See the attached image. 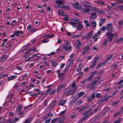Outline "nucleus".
<instances>
[{
	"label": "nucleus",
	"instance_id": "44",
	"mask_svg": "<svg viewBox=\"0 0 123 123\" xmlns=\"http://www.w3.org/2000/svg\"><path fill=\"white\" fill-rule=\"evenodd\" d=\"M15 122L13 119H11L7 121L6 123H14Z\"/></svg>",
	"mask_w": 123,
	"mask_h": 123
},
{
	"label": "nucleus",
	"instance_id": "64",
	"mask_svg": "<svg viewBox=\"0 0 123 123\" xmlns=\"http://www.w3.org/2000/svg\"><path fill=\"white\" fill-rule=\"evenodd\" d=\"M56 91V90L55 89L53 90V91L49 94V95H53L55 92Z\"/></svg>",
	"mask_w": 123,
	"mask_h": 123
},
{
	"label": "nucleus",
	"instance_id": "41",
	"mask_svg": "<svg viewBox=\"0 0 123 123\" xmlns=\"http://www.w3.org/2000/svg\"><path fill=\"white\" fill-rule=\"evenodd\" d=\"M107 40L106 39L103 42V47H105L107 44Z\"/></svg>",
	"mask_w": 123,
	"mask_h": 123
},
{
	"label": "nucleus",
	"instance_id": "16",
	"mask_svg": "<svg viewBox=\"0 0 123 123\" xmlns=\"http://www.w3.org/2000/svg\"><path fill=\"white\" fill-rule=\"evenodd\" d=\"M56 73L58 74L57 77L59 78H62L64 75V74L63 73H60V71L57 70L56 71Z\"/></svg>",
	"mask_w": 123,
	"mask_h": 123
},
{
	"label": "nucleus",
	"instance_id": "33",
	"mask_svg": "<svg viewBox=\"0 0 123 123\" xmlns=\"http://www.w3.org/2000/svg\"><path fill=\"white\" fill-rule=\"evenodd\" d=\"M55 36L54 34H52L51 35H50L49 34H45L43 36L45 37H48V38H50L52 37H53Z\"/></svg>",
	"mask_w": 123,
	"mask_h": 123
},
{
	"label": "nucleus",
	"instance_id": "19",
	"mask_svg": "<svg viewBox=\"0 0 123 123\" xmlns=\"http://www.w3.org/2000/svg\"><path fill=\"white\" fill-rule=\"evenodd\" d=\"M8 57V55H4L0 58V60L4 62L6 61Z\"/></svg>",
	"mask_w": 123,
	"mask_h": 123
},
{
	"label": "nucleus",
	"instance_id": "47",
	"mask_svg": "<svg viewBox=\"0 0 123 123\" xmlns=\"http://www.w3.org/2000/svg\"><path fill=\"white\" fill-rule=\"evenodd\" d=\"M121 121V119L120 118H118L117 120L114 121V123H119Z\"/></svg>",
	"mask_w": 123,
	"mask_h": 123
},
{
	"label": "nucleus",
	"instance_id": "9",
	"mask_svg": "<svg viewBox=\"0 0 123 123\" xmlns=\"http://www.w3.org/2000/svg\"><path fill=\"white\" fill-rule=\"evenodd\" d=\"M85 8L83 9V12L85 13H88L90 11L91 6H84Z\"/></svg>",
	"mask_w": 123,
	"mask_h": 123
},
{
	"label": "nucleus",
	"instance_id": "46",
	"mask_svg": "<svg viewBox=\"0 0 123 123\" xmlns=\"http://www.w3.org/2000/svg\"><path fill=\"white\" fill-rule=\"evenodd\" d=\"M58 13L62 16H63L64 15V14L63 13V11L62 10H59L58 11Z\"/></svg>",
	"mask_w": 123,
	"mask_h": 123
},
{
	"label": "nucleus",
	"instance_id": "26",
	"mask_svg": "<svg viewBox=\"0 0 123 123\" xmlns=\"http://www.w3.org/2000/svg\"><path fill=\"white\" fill-rule=\"evenodd\" d=\"M83 65L82 64H80L78 66L77 69L76 71L77 72H79L80 71L83 67Z\"/></svg>",
	"mask_w": 123,
	"mask_h": 123
},
{
	"label": "nucleus",
	"instance_id": "4",
	"mask_svg": "<svg viewBox=\"0 0 123 123\" xmlns=\"http://www.w3.org/2000/svg\"><path fill=\"white\" fill-rule=\"evenodd\" d=\"M36 47H34L33 49L32 48L29 49L26 52V54L24 55L23 57L24 58H26L27 57H28L30 56V54L29 52L31 51L32 50L33 52H34L36 51Z\"/></svg>",
	"mask_w": 123,
	"mask_h": 123
},
{
	"label": "nucleus",
	"instance_id": "21",
	"mask_svg": "<svg viewBox=\"0 0 123 123\" xmlns=\"http://www.w3.org/2000/svg\"><path fill=\"white\" fill-rule=\"evenodd\" d=\"M95 97V93H94L89 97L87 100L88 102H91L93 100V98Z\"/></svg>",
	"mask_w": 123,
	"mask_h": 123
},
{
	"label": "nucleus",
	"instance_id": "39",
	"mask_svg": "<svg viewBox=\"0 0 123 123\" xmlns=\"http://www.w3.org/2000/svg\"><path fill=\"white\" fill-rule=\"evenodd\" d=\"M91 24L92 25V27L95 28L96 26V22L94 21H93L91 22Z\"/></svg>",
	"mask_w": 123,
	"mask_h": 123
},
{
	"label": "nucleus",
	"instance_id": "52",
	"mask_svg": "<svg viewBox=\"0 0 123 123\" xmlns=\"http://www.w3.org/2000/svg\"><path fill=\"white\" fill-rule=\"evenodd\" d=\"M89 113V111L87 110H86L85 111L82 112V115H85L86 116V115L87 114Z\"/></svg>",
	"mask_w": 123,
	"mask_h": 123
},
{
	"label": "nucleus",
	"instance_id": "17",
	"mask_svg": "<svg viewBox=\"0 0 123 123\" xmlns=\"http://www.w3.org/2000/svg\"><path fill=\"white\" fill-rule=\"evenodd\" d=\"M108 95H106L103 96L100 100V102H102L103 101L105 102L107 101L109 99L107 97Z\"/></svg>",
	"mask_w": 123,
	"mask_h": 123
},
{
	"label": "nucleus",
	"instance_id": "31",
	"mask_svg": "<svg viewBox=\"0 0 123 123\" xmlns=\"http://www.w3.org/2000/svg\"><path fill=\"white\" fill-rule=\"evenodd\" d=\"M55 3L59 5H62L64 3L62 1L59 0L55 1Z\"/></svg>",
	"mask_w": 123,
	"mask_h": 123
},
{
	"label": "nucleus",
	"instance_id": "62",
	"mask_svg": "<svg viewBox=\"0 0 123 123\" xmlns=\"http://www.w3.org/2000/svg\"><path fill=\"white\" fill-rule=\"evenodd\" d=\"M119 102L118 101H117L116 102H114L112 104V106H114L116 105L118 103H119Z\"/></svg>",
	"mask_w": 123,
	"mask_h": 123
},
{
	"label": "nucleus",
	"instance_id": "45",
	"mask_svg": "<svg viewBox=\"0 0 123 123\" xmlns=\"http://www.w3.org/2000/svg\"><path fill=\"white\" fill-rule=\"evenodd\" d=\"M58 118L57 117H55L52 119L51 121V123H54L55 122L58 120Z\"/></svg>",
	"mask_w": 123,
	"mask_h": 123
},
{
	"label": "nucleus",
	"instance_id": "22",
	"mask_svg": "<svg viewBox=\"0 0 123 123\" xmlns=\"http://www.w3.org/2000/svg\"><path fill=\"white\" fill-rule=\"evenodd\" d=\"M61 8L64 10H69L70 8L67 5H63L61 6Z\"/></svg>",
	"mask_w": 123,
	"mask_h": 123
},
{
	"label": "nucleus",
	"instance_id": "24",
	"mask_svg": "<svg viewBox=\"0 0 123 123\" xmlns=\"http://www.w3.org/2000/svg\"><path fill=\"white\" fill-rule=\"evenodd\" d=\"M99 109L100 107H98L96 108L92 112L89 113L88 114L90 116H91L92 115L93 113H95L97 112Z\"/></svg>",
	"mask_w": 123,
	"mask_h": 123
},
{
	"label": "nucleus",
	"instance_id": "35",
	"mask_svg": "<svg viewBox=\"0 0 123 123\" xmlns=\"http://www.w3.org/2000/svg\"><path fill=\"white\" fill-rule=\"evenodd\" d=\"M66 100H61L59 103V105H64L66 102Z\"/></svg>",
	"mask_w": 123,
	"mask_h": 123
},
{
	"label": "nucleus",
	"instance_id": "54",
	"mask_svg": "<svg viewBox=\"0 0 123 123\" xmlns=\"http://www.w3.org/2000/svg\"><path fill=\"white\" fill-rule=\"evenodd\" d=\"M105 73V71L104 70L100 71L98 73V75H100L103 74Z\"/></svg>",
	"mask_w": 123,
	"mask_h": 123
},
{
	"label": "nucleus",
	"instance_id": "1",
	"mask_svg": "<svg viewBox=\"0 0 123 123\" xmlns=\"http://www.w3.org/2000/svg\"><path fill=\"white\" fill-rule=\"evenodd\" d=\"M106 35H107V38L108 40L110 42H111L115 37H114V36H116L117 34L115 33L113 34L108 31L107 32Z\"/></svg>",
	"mask_w": 123,
	"mask_h": 123
},
{
	"label": "nucleus",
	"instance_id": "63",
	"mask_svg": "<svg viewBox=\"0 0 123 123\" xmlns=\"http://www.w3.org/2000/svg\"><path fill=\"white\" fill-rule=\"evenodd\" d=\"M63 19L65 21H66L69 20V19L68 17H64L63 18Z\"/></svg>",
	"mask_w": 123,
	"mask_h": 123
},
{
	"label": "nucleus",
	"instance_id": "38",
	"mask_svg": "<svg viewBox=\"0 0 123 123\" xmlns=\"http://www.w3.org/2000/svg\"><path fill=\"white\" fill-rule=\"evenodd\" d=\"M88 80L90 81L89 80V79H88V78L85 79L84 80L82 81L81 83V84L82 85H83Z\"/></svg>",
	"mask_w": 123,
	"mask_h": 123
},
{
	"label": "nucleus",
	"instance_id": "20",
	"mask_svg": "<svg viewBox=\"0 0 123 123\" xmlns=\"http://www.w3.org/2000/svg\"><path fill=\"white\" fill-rule=\"evenodd\" d=\"M56 102V100H54L50 103L49 105L48 106V107L50 109L52 108L55 105Z\"/></svg>",
	"mask_w": 123,
	"mask_h": 123
},
{
	"label": "nucleus",
	"instance_id": "56",
	"mask_svg": "<svg viewBox=\"0 0 123 123\" xmlns=\"http://www.w3.org/2000/svg\"><path fill=\"white\" fill-rule=\"evenodd\" d=\"M30 43H29L28 44H27L25 46H24L23 48L25 49H26L28 48L30 46Z\"/></svg>",
	"mask_w": 123,
	"mask_h": 123
},
{
	"label": "nucleus",
	"instance_id": "12",
	"mask_svg": "<svg viewBox=\"0 0 123 123\" xmlns=\"http://www.w3.org/2000/svg\"><path fill=\"white\" fill-rule=\"evenodd\" d=\"M95 3L96 5H101L104 6H105L106 5V4H105L104 2L100 0L95 1Z\"/></svg>",
	"mask_w": 123,
	"mask_h": 123
},
{
	"label": "nucleus",
	"instance_id": "6",
	"mask_svg": "<svg viewBox=\"0 0 123 123\" xmlns=\"http://www.w3.org/2000/svg\"><path fill=\"white\" fill-rule=\"evenodd\" d=\"M88 107V106L87 105H84L82 107L80 108L78 106L75 107L74 109L77 111L79 110V112H80L82 111L84 109H86Z\"/></svg>",
	"mask_w": 123,
	"mask_h": 123
},
{
	"label": "nucleus",
	"instance_id": "11",
	"mask_svg": "<svg viewBox=\"0 0 123 123\" xmlns=\"http://www.w3.org/2000/svg\"><path fill=\"white\" fill-rule=\"evenodd\" d=\"M112 25L111 23L107 24L106 27V30L111 31L113 28Z\"/></svg>",
	"mask_w": 123,
	"mask_h": 123
},
{
	"label": "nucleus",
	"instance_id": "13",
	"mask_svg": "<svg viewBox=\"0 0 123 123\" xmlns=\"http://www.w3.org/2000/svg\"><path fill=\"white\" fill-rule=\"evenodd\" d=\"M90 48L89 45H86L85 47H84L82 53V54H84L86 53L89 50Z\"/></svg>",
	"mask_w": 123,
	"mask_h": 123
},
{
	"label": "nucleus",
	"instance_id": "59",
	"mask_svg": "<svg viewBox=\"0 0 123 123\" xmlns=\"http://www.w3.org/2000/svg\"><path fill=\"white\" fill-rule=\"evenodd\" d=\"M100 30H102V31H104L106 30V27H105V26H103L100 28Z\"/></svg>",
	"mask_w": 123,
	"mask_h": 123
},
{
	"label": "nucleus",
	"instance_id": "53",
	"mask_svg": "<svg viewBox=\"0 0 123 123\" xmlns=\"http://www.w3.org/2000/svg\"><path fill=\"white\" fill-rule=\"evenodd\" d=\"M101 95L100 93H98L96 94V96L98 98H99L101 96Z\"/></svg>",
	"mask_w": 123,
	"mask_h": 123
},
{
	"label": "nucleus",
	"instance_id": "30",
	"mask_svg": "<svg viewBox=\"0 0 123 123\" xmlns=\"http://www.w3.org/2000/svg\"><path fill=\"white\" fill-rule=\"evenodd\" d=\"M22 108V105L20 104L18 105L16 109V112H19L21 110Z\"/></svg>",
	"mask_w": 123,
	"mask_h": 123
},
{
	"label": "nucleus",
	"instance_id": "23",
	"mask_svg": "<svg viewBox=\"0 0 123 123\" xmlns=\"http://www.w3.org/2000/svg\"><path fill=\"white\" fill-rule=\"evenodd\" d=\"M90 117V116L88 114L84 116V117L78 123H82L87 117Z\"/></svg>",
	"mask_w": 123,
	"mask_h": 123
},
{
	"label": "nucleus",
	"instance_id": "43",
	"mask_svg": "<svg viewBox=\"0 0 123 123\" xmlns=\"http://www.w3.org/2000/svg\"><path fill=\"white\" fill-rule=\"evenodd\" d=\"M123 40V37H120L117 39L116 41V42L117 43H119L120 41Z\"/></svg>",
	"mask_w": 123,
	"mask_h": 123
},
{
	"label": "nucleus",
	"instance_id": "5",
	"mask_svg": "<svg viewBox=\"0 0 123 123\" xmlns=\"http://www.w3.org/2000/svg\"><path fill=\"white\" fill-rule=\"evenodd\" d=\"M73 86V85H70L63 92V94L67 96L70 95V90L72 88V87Z\"/></svg>",
	"mask_w": 123,
	"mask_h": 123
},
{
	"label": "nucleus",
	"instance_id": "61",
	"mask_svg": "<svg viewBox=\"0 0 123 123\" xmlns=\"http://www.w3.org/2000/svg\"><path fill=\"white\" fill-rule=\"evenodd\" d=\"M31 122V120L29 119L26 120L25 122L23 123H30Z\"/></svg>",
	"mask_w": 123,
	"mask_h": 123
},
{
	"label": "nucleus",
	"instance_id": "8",
	"mask_svg": "<svg viewBox=\"0 0 123 123\" xmlns=\"http://www.w3.org/2000/svg\"><path fill=\"white\" fill-rule=\"evenodd\" d=\"M96 84V83L95 82L91 83L88 85L86 87V88L90 90H93L94 89V86Z\"/></svg>",
	"mask_w": 123,
	"mask_h": 123
},
{
	"label": "nucleus",
	"instance_id": "49",
	"mask_svg": "<svg viewBox=\"0 0 123 123\" xmlns=\"http://www.w3.org/2000/svg\"><path fill=\"white\" fill-rule=\"evenodd\" d=\"M82 26L81 25L79 24L78 26L77 29L79 30H81L82 29Z\"/></svg>",
	"mask_w": 123,
	"mask_h": 123
},
{
	"label": "nucleus",
	"instance_id": "27",
	"mask_svg": "<svg viewBox=\"0 0 123 123\" xmlns=\"http://www.w3.org/2000/svg\"><path fill=\"white\" fill-rule=\"evenodd\" d=\"M99 57H94V59L93 62V64L96 65L99 59Z\"/></svg>",
	"mask_w": 123,
	"mask_h": 123
},
{
	"label": "nucleus",
	"instance_id": "28",
	"mask_svg": "<svg viewBox=\"0 0 123 123\" xmlns=\"http://www.w3.org/2000/svg\"><path fill=\"white\" fill-rule=\"evenodd\" d=\"M100 21H99V26H102L104 22L105 21V18L101 19Z\"/></svg>",
	"mask_w": 123,
	"mask_h": 123
},
{
	"label": "nucleus",
	"instance_id": "51",
	"mask_svg": "<svg viewBox=\"0 0 123 123\" xmlns=\"http://www.w3.org/2000/svg\"><path fill=\"white\" fill-rule=\"evenodd\" d=\"M90 3L88 2L85 1L84 2V4L85 6H90Z\"/></svg>",
	"mask_w": 123,
	"mask_h": 123
},
{
	"label": "nucleus",
	"instance_id": "55",
	"mask_svg": "<svg viewBox=\"0 0 123 123\" xmlns=\"http://www.w3.org/2000/svg\"><path fill=\"white\" fill-rule=\"evenodd\" d=\"M8 75V74H3V73H2L1 74H0V75H1L2 76H3V77H6Z\"/></svg>",
	"mask_w": 123,
	"mask_h": 123
},
{
	"label": "nucleus",
	"instance_id": "15",
	"mask_svg": "<svg viewBox=\"0 0 123 123\" xmlns=\"http://www.w3.org/2000/svg\"><path fill=\"white\" fill-rule=\"evenodd\" d=\"M93 8L95 12L98 13H99L101 14L103 13V11L95 7H93Z\"/></svg>",
	"mask_w": 123,
	"mask_h": 123
},
{
	"label": "nucleus",
	"instance_id": "58",
	"mask_svg": "<svg viewBox=\"0 0 123 123\" xmlns=\"http://www.w3.org/2000/svg\"><path fill=\"white\" fill-rule=\"evenodd\" d=\"M106 112H108L110 110V109L109 107H105L104 108Z\"/></svg>",
	"mask_w": 123,
	"mask_h": 123
},
{
	"label": "nucleus",
	"instance_id": "42",
	"mask_svg": "<svg viewBox=\"0 0 123 123\" xmlns=\"http://www.w3.org/2000/svg\"><path fill=\"white\" fill-rule=\"evenodd\" d=\"M64 120L63 118L60 117L58 120V123H63L64 122Z\"/></svg>",
	"mask_w": 123,
	"mask_h": 123
},
{
	"label": "nucleus",
	"instance_id": "18",
	"mask_svg": "<svg viewBox=\"0 0 123 123\" xmlns=\"http://www.w3.org/2000/svg\"><path fill=\"white\" fill-rule=\"evenodd\" d=\"M92 31H90L88 34L84 35V37L86 38V39L90 38L92 35Z\"/></svg>",
	"mask_w": 123,
	"mask_h": 123
},
{
	"label": "nucleus",
	"instance_id": "29",
	"mask_svg": "<svg viewBox=\"0 0 123 123\" xmlns=\"http://www.w3.org/2000/svg\"><path fill=\"white\" fill-rule=\"evenodd\" d=\"M97 72L96 71L93 72H92L90 76L88 78V79H89L90 80H91L92 79V77Z\"/></svg>",
	"mask_w": 123,
	"mask_h": 123
},
{
	"label": "nucleus",
	"instance_id": "50",
	"mask_svg": "<svg viewBox=\"0 0 123 123\" xmlns=\"http://www.w3.org/2000/svg\"><path fill=\"white\" fill-rule=\"evenodd\" d=\"M113 56V55H109L107 59V60H110L112 58Z\"/></svg>",
	"mask_w": 123,
	"mask_h": 123
},
{
	"label": "nucleus",
	"instance_id": "14",
	"mask_svg": "<svg viewBox=\"0 0 123 123\" xmlns=\"http://www.w3.org/2000/svg\"><path fill=\"white\" fill-rule=\"evenodd\" d=\"M75 43L76 45V48L77 49H79L81 45V43L80 42L79 40L78 39L75 41Z\"/></svg>",
	"mask_w": 123,
	"mask_h": 123
},
{
	"label": "nucleus",
	"instance_id": "10",
	"mask_svg": "<svg viewBox=\"0 0 123 123\" xmlns=\"http://www.w3.org/2000/svg\"><path fill=\"white\" fill-rule=\"evenodd\" d=\"M73 6L75 9H80L82 8V7L79 4V3L78 2L74 3L73 5Z\"/></svg>",
	"mask_w": 123,
	"mask_h": 123
},
{
	"label": "nucleus",
	"instance_id": "40",
	"mask_svg": "<svg viewBox=\"0 0 123 123\" xmlns=\"http://www.w3.org/2000/svg\"><path fill=\"white\" fill-rule=\"evenodd\" d=\"M49 40L48 38L44 39L42 40V41L43 43H46L49 42Z\"/></svg>",
	"mask_w": 123,
	"mask_h": 123
},
{
	"label": "nucleus",
	"instance_id": "7",
	"mask_svg": "<svg viewBox=\"0 0 123 123\" xmlns=\"http://www.w3.org/2000/svg\"><path fill=\"white\" fill-rule=\"evenodd\" d=\"M66 84L64 83L63 84H61L58 85L57 86V92H59L60 91L61 89L64 88L66 86Z\"/></svg>",
	"mask_w": 123,
	"mask_h": 123
},
{
	"label": "nucleus",
	"instance_id": "37",
	"mask_svg": "<svg viewBox=\"0 0 123 123\" xmlns=\"http://www.w3.org/2000/svg\"><path fill=\"white\" fill-rule=\"evenodd\" d=\"M84 93L83 92H81L78 94V98H80L84 94Z\"/></svg>",
	"mask_w": 123,
	"mask_h": 123
},
{
	"label": "nucleus",
	"instance_id": "57",
	"mask_svg": "<svg viewBox=\"0 0 123 123\" xmlns=\"http://www.w3.org/2000/svg\"><path fill=\"white\" fill-rule=\"evenodd\" d=\"M74 20L75 21V22L76 24H78L80 23V21L76 18H74Z\"/></svg>",
	"mask_w": 123,
	"mask_h": 123
},
{
	"label": "nucleus",
	"instance_id": "48",
	"mask_svg": "<svg viewBox=\"0 0 123 123\" xmlns=\"http://www.w3.org/2000/svg\"><path fill=\"white\" fill-rule=\"evenodd\" d=\"M69 24L73 27H75L76 26V23L75 22H69Z\"/></svg>",
	"mask_w": 123,
	"mask_h": 123
},
{
	"label": "nucleus",
	"instance_id": "60",
	"mask_svg": "<svg viewBox=\"0 0 123 123\" xmlns=\"http://www.w3.org/2000/svg\"><path fill=\"white\" fill-rule=\"evenodd\" d=\"M48 103V101L46 99L45 100L43 103L44 105L45 106H47V104Z\"/></svg>",
	"mask_w": 123,
	"mask_h": 123
},
{
	"label": "nucleus",
	"instance_id": "2",
	"mask_svg": "<svg viewBox=\"0 0 123 123\" xmlns=\"http://www.w3.org/2000/svg\"><path fill=\"white\" fill-rule=\"evenodd\" d=\"M73 85V86L72 87V88H73L71 89H70V95H72L74 94L76 92L77 89V87L76 85L74 80V81L73 83L70 85Z\"/></svg>",
	"mask_w": 123,
	"mask_h": 123
},
{
	"label": "nucleus",
	"instance_id": "3",
	"mask_svg": "<svg viewBox=\"0 0 123 123\" xmlns=\"http://www.w3.org/2000/svg\"><path fill=\"white\" fill-rule=\"evenodd\" d=\"M23 33V32L21 31L18 30L16 31H14L13 32V34L11 35L10 37H15V36H17L19 37L21 36Z\"/></svg>",
	"mask_w": 123,
	"mask_h": 123
},
{
	"label": "nucleus",
	"instance_id": "34",
	"mask_svg": "<svg viewBox=\"0 0 123 123\" xmlns=\"http://www.w3.org/2000/svg\"><path fill=\"white\" fill-rule=\"evenodd\" d=\"M17 76H12L11 77H9L7 78V80H12L14 79Z\"/></svg>",
	"mask_w": 123,
	"mask_h": 123
},
{
	"label": "nucleus",
	"instance_id": "32",
	"mask_svg": "<svg viewBox=\"0 0 123 123\" xmlns=\"http://www.w3.org/2000/svg\"><path fill=\"white\" fill-rule=\"evenodd\" d=\"M117 7L119 11L122 12L123 8V5L117 6Z\"/></svg>",
	"mask_w": 123,
	"mask_h": 123
},
{
	"label": "nucleus",
	"instance_id": "36",
	"mask_svg": "<svg viewBox=\"0 0 123 123\" xmlns=\"http://www.w3.org/2000/svg\"><path fill=\"white\" fill-rule=\"evenodd\" d=\"M96 17L95 13H92L91 15L90 16V18L92 19H95Z\"/></svg>",
	"mask_w": 123,
	"mask_h": 123
},
{
	"label": "nucleus",
	"instance_id": "25",
	"mask_svg": "<svg viewBox=\"0 0 123 123\" xmlns=\"http://www.w3.org/2000/svg\"><path fill=\"white\" fill-rule=\"evenodd\" d=\"M70 47H68V46L65 45H63L62 46V48L64 49L66 51H68L70 49Z\"/></svg>",
	"mask_w": 123,
	"mask_h": 123
}]
</instances>
